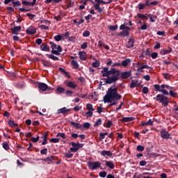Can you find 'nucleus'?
Listing matches in <instances>:
<instances>
[{
  "mask_svg": "<svg viewBox=\"0 0 178 178\" xmlns=\"http://www.w3.org/2000/svg\"><path fill=\"white\" fill-rule=\"evenodd\" d=\"M103 77H107L106 79V84H112L116 83L120 76V71L115 68H111L109 70L108 67H104L101 71Z\"/></svg>",
  "mask_w": 178,
  "mask_h": 178,
  "instance_id": "1",
  "label": "nucleus"
},
{
  "mask_svg": "<svg viewBox=\"0 0 178 178\" xmlns=\"http://www.w3.org/2000/svg\"><path fill=\"white\" fill-rule=\"evenodd\" d=\"M122 99V95L118 93V88H113L112 86L108 88L106 95L104 97V104H112L113 101H120Z\"/></svg>",
  "mask_w": 178,
  "mask_h": 178,
  "instance_id": "2",
  "label": "nucleus"
},
{
  "mask_svg": "<svg viewBox=\"0 0 178 178\" xmlns=\"http://www.w3.org/2000/svg\"><path fill=\"white\" fill-rule=\"evenodd\" d=\"M164 94H159L156 97H154V99L157 102H159L163 105V106H168L169 105V97L165 96Z\"/></svg>",
  "mask_w": 178,
  "mask_h": 178,
  "instance_id": "3",
  "label": "nucleus"
},
{
  "mask_svg": "<svg viewBox=\"0 0 178 178\" xmlns=\"http://www.w3.org/2000/svg\"><path fill=\"white\" fill-rule=\"evenodd\" d=\"M120 30H123V31L120 32L118 35H120L121 37H129V35H130V30H131V29L124 24H122L120 26Z\"/></svg>",
  "mask_w": 178,
  "mask_h": 178,
  "instance_id": "4",
  "label": "nucleus"
},
{
  "mask_svg": "<svg viewBox=\"0 0 178 178\" xmlns=\"http://www.w3.org/2000/svg\"><path fill=\"white\" fill-rule=\"evenodd\" d=\"M49 44L52 49L51 54H54V55H60V52H62V47H60V45L57 46L56 44L53 42H50Z\"/></svg>",
  "mask_w": 178,
  "mask_h": 178,
  "instance_id": "5",
  "label": "nucleus"
},
{
  "mask_svg": "<svg viewBox=\"0 0 178 178\" xmlns=\"http://www.w3.org/2000/svg\"><path fill=\"white\" fill-rule=\"evenodd\" d=\"M87 166L90 170H95L101 168V162L99 161H88Z\"/></svg>",
  "mask_w": 178,
  "mask_h": 178,
  "instance_id": "6",
  "label": "nucleus"
},
{
  "mask_svg": "<svg viewBox=\"0 0 178 178\" xmlns=\"http://www.w3.org/2000/svg\"><path fill=\"white\" fill-rule=\"evenodd\" d=\"M71 145L72 146V147H71L70 149V151L71 152H77V151H79V149H80L84 147V144L80 143L79 142H76V143L72 142Z\"/></svg>",
  "mask_w": 178,
  "mask_h": 178,
  "instance_id": "7",
  "label": "nucleus"
},
{
  "mask_svg": "<svg viewBox=\"0 0 178 178\" xmlns=\"http://www.w3.org/2000/svg\"><path fill=\"white\" fill-rule=\"evenodd\" d=\"M154 88L155 89V91H159V92H162V94H163L164 95H168L169 94V92L164 89L166 88V85L165 84H162L161 86L155 84L154 85Z\"/></svg>",
  "mask_w": 178,
  "mask_h": 178,
  "instance_id": "8",
  "label": "nucleus"
},
{
  "mask_svg": "<svg viewBox=\"0 0 178 178\" xmlns=\"http://www.w3.org/2000/svg\"><path fill=\"white\" fill-rule=\"evenodd\" d=\"M64 84L66 86V87H68V88H72V90H74L77 87V84L72 81H65Z\"/></svg>",
  "mask_w": 178,
  "mask_h": 178,
  "instance_id": "9",
  "label": "nucleus"
},
{
  "mask_svg": "<svg viewBox=\"0 0 178 178\" xmlns=\"http://www.w3.org/2000/svg\"><path fill=\"white\" fill-rule=\"evenodd\" d=\"M120 76L122 80H126V79H129L131 76V71L120 72Z\"/></svg>",
  "mask_w": 178,
  "mask_h": 178,
  "instance_id": "10",
  "label": "nucleus"
},
{
  "mask_svg": "<svg viewBox=\"0 0 178 178\" xmlns=\"http://www.w3.org/2000/svg\"><path fill=\"white\" fill-rule=\"evenodd\" d=\"M37 33V29L35 27L31 26L26 29V34L29 35H34Z\"/></svg>",
  "mask_w": 178,
  "mask_h": 178,
  "instance_id": "11",
  "label": "nucleus"
},
{
  "mask_svg": "<svg viewBox=\"0 0 178 178\" xmlns=\"http://www.w3.org/2000/svg\"><path fill=\"white\" fill-rule=\"evenodd\" d=\"M38 88L41 91H47V90H52V88H49L48 86L44 83H38Z\"/></svg>",
  "mask_w": 178,
  "mask_h": 178,
  "instance_id": "12",
  "label": "nucleus"
},
{
  "mask_svg": "<svg viewBox=\"0 0 178 178\" xmlns=\"http://www.w3.org/2000/svg\"><path fill=\"white\" fill-rule=\"evenodd\" d=\"M161 138H165V140H168V138H170V134L166 131V130L165 129H163L161 131Z\"/></svg>",
  "mask_w": 178,
  "mask_h": 178,
  "instance_id": "13",
  "label": "nucleus"
},
{
  "mask_svg": "<svg viewBox=\"0 0 178 178\" xmlns=\"http://www.w3.org/2000/svg\"><path fill=\"white\" fill-rule=\"evenodd\" d=\"M71 126H74V127L76 129V130H83V124L79 123V122H74L73 121L70 122Z\"/></svg>",
  "mask_w": 178,
  "mask_h": 178,
  "instance_id": "14",
  "label": "nucleus"
},
{
  "mask_svg": "<svg viewBox=\"0 0 178 178\" xmlns=\"http://www.w3.org/2000/svg\"><path fill=\"white\" fill-rule=\"evenodd\" d=\"M141 83H138V79H134L131 81V83L129 86L130 88H136V87H140Z\"/></svg>",
  "mask_w": 178,
  "mask_h": 178,
  "instance_id": "15",
  "label": "nucleus"
},
{
  "mask_svg": "<svg viewBox=\"0 0 178 178\" xmlns=\"http://www.w3.org/2000/svg\"><path fill=\"white\" fill-rule=\"evenodd\" d=\"M70 111H71L70 108H66V107H63L62 108H59L57 111V113H63V115H68Z\"/></svg>",
  "mask_w": 178,
  "mask_h": 178,
  "instance_id": "16",
  "label": "nucleus"
},
{
  "mask_svg": "<svg viewBox=\"0 0 178 178\" xmlns=\"http://www.w3.org/2000/svg\"><path fill=\"white\" fill-rule=\"evenodd\" d=\"M42 64L44 67H52V63L48 60H41Z\"/></svg>",
  "mask_w": 178,
  "mask_h": 178,
  "instance_id": "17",
  "label": "nucleus"
},
{
  "mask_svg": "<svg viewBox=\"0 0 178 178\" xmlns=\"http://www.w3.org/2000/svg\"><path fill=\"white\" fill-rule=\"evenodd\" d=\"M10 30L13 34L17 35L19 34V32L22 30V26H15L14 28H11Z\"/></svg>",
  "mask_w": 178,
  "mask_h": 178,
  "instance_id": "18",
  "label": "nucleus"
},
{
  "mask_svg": "<svg viewBox=\"0 0 178 178\" xmlns=\"http://www.w3.org/2000/svg\"><path fill=\"white\" fill-rule=\"evenodd\" d=\"M37 0H33V2L22 1V5H25V6H34Z\"/></svg>",
  "mask_w": 178,
  "mask_h": 178,
  "instance_id": "19",
  "label": "nucleus"
},
{
  "mask_svg": "<svg viewBox=\"0 0 178 178\" xmlns=\"http://www.w3.org/2000/svg\"><path fill=\"white\" fill-rule=\"evenodd\" d=\"M134 38H130L126 44L127 48H133L134 47Z\"/></svg>",
  "mask_w": 178,
  "mask_h": 178,
  "instance_id": "20",
  "label": "nucleus"
},
{
  "mask_svg": "<svg viewBox=\"0 0 178 178\" xmlns=\"http://www.w3.org/2000/svg\"><path fill=\"white\" fill-rule=\"evenodd\" d=\"M134 117H125L120 120L122 123H127L128 122H133Z\"/></svg>",
  "mask_w": 178,
  "mask_h": 178,
  "instance_id": "21",
  "label": "nucleus"
},
{
  "mask_svg": "<svg viewBox=\"0 0 178 178\" xmlns=\"http://www.w3.org/2000/svg\"><path fill=\"white\" fill-rule=\"evenodd\" d=\"M79 58L81 60H87V53L86 51H79Z\"/></svg>",
  "mask_w": 178,
  "mask_h": 178,
  "instance_id": "22",
  "label": "nucleus"
},
{
  "mask_svg": "<svg viewBox=\"0 0 178 178\" xmlns=\"http://www.w3.org/2000/svg\"><path fill=\"white\" fill-rule=\"evenodd\" d=\"M130 63H131V60H130L129 58H127L122 61L121 66L126 67L129 66V65H130Z\"/></svg>",
  "mask_w": 178,
  "mask_h": 178,
  "instance_id": "23",
  "label": "nucleus"
},
{
  "mask_svg": "<svg viewBox=\"0 0 178 178\" xmlns=\"http://www.w3.org/2000/svg\"><path fill=\"white\" fill-rule=\"evenodd\" d=\"M113 154L112 152L111 151H107V150H103L101 152V156H112Z\"/></svg>",
  "mask_w": 178,
  "mask_h": 178,
  "instance_id": "24",
  "label": "nucleus"
},
{
  "mask_svg": "<svg viewBox=\"0 0 178 178\" xmlns=\"http://www.w3.org/2000/svg\"><path fill=\"white\" fill-rule=\"evenodd\" d=\"M41 51H45L46 52H49V46L45 43H42L40 45Z\"/></svg>",
  "mask_w": 178,
  "mask_h": 178,
  "instance_id": "25",
  "label": "nucleus"
},
{
  "mask_svg": "<svg viewBox=\"0 0 178 178\" xmlns=\"http://www.w3.org/2000/svg\"><path fill=\"white\" fill-rule=\"evenodd\" d=\"M173 49L172 47H168V49H162L160 51L161 55H167V54H170Z\"/></svg>",
  "mask_w": 178,
  "mask_h": 178,
  "instance_id": "26",
  "label": "nucleus"
},
{
  "mask_svg": "<svg viewBox=\"0 0 178 178\" xmlns=\"http://www.w3.org/2000/svg\"><path fill=\"white\" fill-rule=\"evenodd\" d=\"M141 124L143 127L145 126H154V121L152 120H149L147 122L141 121Z\"/></svg>",
  "mask_w": 178,
  "mask_h": 178,
  "instance_id": "27",
  "label": "nucleus"
},
{
  "mask_svg": "<svg viewBox=\"0 0 178 178\" xmlns=\"http://www.w3.org/2000/svg\"><path fill=\"white\" fill-rule=\"evenodd\" d=\"M144 69H149V66L142 64L139 67H138L137 71L140 72V73H144Z\"/></svg>",
  "mask_w": 178,
  "mask_h": 178,
  "instance_id": "28",
  "label": "nucleus"
},
{
  "mask_svg": "<svg viewBox=\"0 0 178 178\" xmlns=\"http://www.w3.org/2000/svg\"><path fill=\"white\" fill-rule=\"evenodd\" d=\"M106 163V166H107V168H109L110 169H115V164L113 163V162L111 161H106L105 162Z\"/></svg>",
  "mask_w": 178,
  "mask_h": 178,
  "instance_id": "29",
  "label": "nucleus"
},
{
  "mask_svg": "<svg viewBox=\"0 0 178 178\" xmlns=\"http://www.w3.org/2000/svg\"><path fill=\"white\" fill-rule=\"evenodd\" d=\"M71 66H72L74 69H79V63H77V61L75 60H71Z\"/></svg>",
  "mask_w": 178,
  "mask_h": 178,
  "instance_id": "30",
  "label": "nucleus"
},
{
  "mask_svg": "<svg viewBox=\"0 0 178 178\" xmlns=\"http://www.w3.org/2000/svg\"><path fill=\"white\" fill-rule=\"evenodd\" d=\"M8 124L10 127H15H15H19V125L17 123H15L14 120H8Z\"/></svg>",
  "mask_w": 178,
  "mask_h": 178,
  "instance_id": "31",
  "label": "nucleus"
},
{
  "mask_svg": "<svg viewBox=\"0 0 178 178\" xmlns=\"http://www.w3.org/2000/svg\"><path fill=\"white\" fill-rule=\"evenodd\" d=\"M86 109H87V111H92V112H94L95 111V109L92 106V104H86Z\"/></svg>",
  "mask_w": 178,
  "mask_h": 178,
  "instance_id": "32",
  "label": "nucleus"
},
{
  "mask_svg": "<svg viewBox=\"0 0 178 178\" xmlns=\"http://www.w3.org/2000/svg\"><path fill=\"white\" fill-rule=\"evenodd\" d=\"M147 16H148V14H145V15H143L141 13L137 14V17H138V19H142V20H144V19L147 20V19H148Z\"/></svg>",
  "mask_w": 178,
  "mask_h": 178,
  "instance_id": "33",
  "label": "nucleus"
},
{
  "mask_svg": "<svg viewBox=\"0 0 178 178\" xmlns=\"http://www.w3.org/2000/svg\"><path fill=\"white\" fill-rule=\"evenodd\" d=\"M99 6H100L99 3H96L94 5V8L95 10H97L99 13H101L102 12V8Z\"/></svg>",
  "mask_w": 178,
  "mask_h": 178,
  "instance_id": "34",
  "label": "nucleus"
},
{
  "mask_svg": "<svg viewBox=\"0 0 178 178\" xmlns=\"http://www.w3.org/2000/svg\"><path fill=\"white\" fill-rule=\"evenodd\" d=\"M148 16L150 19V22H152V23H155V20H156V19H157L156 15H153L149 14Z\"/></svg>",
  "mask_w": 178,
  "mask_h": 178,
  "instance_id": "35",
  "label": "nucleus"
},
{
  "mask_svg": "<svg viewBox=\"0 0 178 178\" xmlns=\"http://www.w3.org/2000/svg\"><path fill=\"white\" fill-rule=\"evenodd\" d=\"M47 58H49V59H52L53 60H59V58L52 54H47Z\"/></svg>",
  "mask_w": 178,
  "mask_h": 178,
  "instance_id": "36",
  "label": "nucleus"
},
{
  "mask_svg": "<svg viewBox=\"0 0 178 178\" xmlns=\"http://www.w3.org/2000/svg\"><path fill=\"white\" fill-rule=\"evenodd\" d=\"M3 148L6 149V151H9L10 149V147H9V144L8 143L5 142L2 143Z\"/></svg>",
  "mask_w": 178,
  "mask_h": 178,
  "instance_id": "37",
  "label": "nucleus"
},
{
  "mask_svg": "<svg viewBox=\"0 0 178 178\" xmlns=\"http://www.w3.org/2000/svg\"><path fill=\"white\" fill-rule=\"evenodd\" d=\"M105 136H108V132H105V133H100L99 134V140L102 141V140H104V138H105Z\"/></svg>",
  "mask_w": 178,
  "mask_h": 178,
  "instance_id": "38",
  "label": "nucleus"
},
{
  "mask_svg": "<svg viewBox=\"0 0 178 178\" xmlns=\"http://www.w3.org/2000/svg\"><path fill=\"white\" fill-rule=\"evenodd\" d=\"M55 159V156H51L44 159V162H52Z\"/></svg>",
  "mask_w": 178,
  "mask_h": 178,
  "instance_id": "39",
  "label": "nucleus"
},
{
  "mask_svg": "<svg viewBox=\"0 0 178 178\" xmlns=\"http://www.w3.org/2000/svg\"><path fill=\"white\" fill-rule=\"evenodd\" d=\"M54 40L55 41H62V40H63V37L62 36V35H57L56 36H54Z\"/></svg>",
  "mask_w": 178,
  "mask_h": 178,
  "instance_id": "40",
  "label": "nucleus"
},
{
  "mask_svg": "<svg viewBox=\"0 0 178 178\" xmlns=\"http://www.w3.org/2000/svg\"><path fill=\"white\" fill-rule=\"evenodd\" d=\"M12 2L14 8H16V6H22V3H20L19 1H13Z\"/></svg>",
  "mask_w": 178,
  "mask_h": 178,
  "instance_id": "41",
  "label": "nucleus"
},
{
  "mask_svg": "<svg viewBox=\"0 0 178 178\" xmlns=\"http://www.w3.org/2000/svg\"><path fill=\"white\" fill-rule=\"evenodd\" d=\"M118 25H115V26H109L108 29L109 30H111V31H116V30L118 29Z\"/></svg>",
  "mask_w": 178,
  "mask_h": 178,
  "instance_id": "42",
  "label": "nucleus"
},
{
  "mask_svg": "<svg viewBox=\"0 0 178 178\" xmlns=\"http://www.w3.org/2000/svg\"><path fill=\"white\" fill-rule=\"evenodd\" d=\"M102 123V120L101 118H99L97 122L95 123L94 127H98V126L101 125Z\"/></svg>",
  "mask_w": 178,
  "mask_h": 178,
  "instance_id": "43",
  "label": "nucleus"
},
{
  "mask_svg": "<svg viewBox=\"0 0 178 178\" xmlns=\"http://www.w3.org/2000/svg\"><path fill=\"white\" fill-rule=\"evenodd\" d=\"M91 124L89 122H85L83 125H82V129H90Z\"/></svg>",
  "mask_w": 178,
  "mask_h": 178,
  "instance_id": "44",
  "label": "nucleus"
},
{
  "mask_svg": "<svg viewBox=\"0 0 178 178\" xmlns=\"http://www.w3.org/2000/svg\"><path fill=\"white\" fill-rule=\"evenodd\" d=\"M56 91H58V92L60 94H63V92H65V88L58 87Z\"/></svg>",
  "mask_w": 178,
  "mask_h": 178,
  "instance_id": "45",
  "label": "nucleus"
},
{
  "mask_svg": "<svg viewBox=\"0 0 178 178\" xmlns=\"http://www.w3.org/2000/svg\"><path fill=\"white\" fill-rule=\"evenodd\" d=\"M99 65H100L99 61H98L97 60H95V63H92V67H99Z\"/></svg>",
  "mask_w": 178,
  "mask_h": 178,
  "instance_id": "46",
  "label": "nucleus"
},
{
  "mask_svg": "<svg viewBox=\"0 0 178 178\" xmlns=\"http://www.w3.org/2000/svg\"><path fill=\"white\" fill-rule=\"evenodd\" d=\"M56 137H61V138L65 139L66 134L65 133H58Z\"/></svg>",
  "mask_w": 178,
  "mask_h": 178,
  "instance_id": "47",
  "label": "nucleus"
},
{
  "mask_svg": "<svg viewBox=\"0 0 178 178\" xmlns=\"http://www.w3.org/2000/svg\"><path fill=\"white\" fill-rule=\"evenodd\" d=\"M137 151H139V152H143V151H144V149H145V147H144V146H141V145H138L136 147Z\"/></svg>",
  "mask_w": 178,
  "mask_h": 178,
  "instance_id": "48",
  "label": "nucleus"
},
{
  "mask_svg": "<svg viewBox=\"0 0 178 178\" xmlns=\"http://www.w3.org/2000/svg\"><path fill=\"white\" fill-rule=\"evenodd\" d=\"M39 140H40V136H37L36 138H34V137L31 138V141H32V143H38V141Z\"/></svg>",
  "mask_w": 178,
  "mask_h": 178,
  "instance_id": "49",
  "label": "nucleus"
},
{
  "mask_svg": "<svg viewBox=\"0 0 178 178\" xmlns=\"http://www.w3.org/2000/svg\"><path fill=\"white\" fill-rule=\"evenodd\" d=\"M85 114L86 118H92V115H94V113H92V111H87Z\"/></svg>",
  "mask_w": 178,
  "mask_h": 178,
  "instance_id": "50",
  "label": "nucleus"
},
{
  "mask_svg": "<svg viewBox=\"0 0 178 178\" xmlns=\"http://www.w3.org/2000/svg\"><path fill=\"white\" fill-rule=\"evenodd\" d=\"M113 124V123L112 122V121H108L106 123V126L105 127H106L107 129H109L111 127H112V125Z\"/></svg>",
  "mask_w": 178,
  "mask_h": 178,
  "instance_id": "51",
  "label": "nucleus"
},
{
  "mask_svg": "<svg viewBox=\"0 0 178 178\" xmlns=\"http://www.w3.org/2000/svg\"><path fill=\"white\" fill-rule=\"evenodd\" d=\"M88 47V43L87 42H83L81 45V49H87Z\"/></svg>",
  "mask_w": 178,
  "mask_h": 178,
  "instance_id": "52",
  "label": "nucleus"
},
{
  "mask_svg": "<svg viewBox=\"0 0 178 178\" xmlns=\"http://www.w3.org/2000/svg\"><path fill=\"white\" fill-rule=\"evenodd\" d=\"M40 154L41 155H47V154H48V149L45 148V149H41Z\"/></svg>",
  "mask_w": 178,
  "mask_h": 178,
  "instance_id": "53",
  "label": "nucleus"
},
{
  "mask_svg": "<svg viewBox=\"0 0 178 178\" xmlns=\"http://www.w3.org/2000/svg\"><path fill=\"white\" fill-rule=\"evenodd\" d=\"M39 28L40 30H49V26L45 25H40Z\"/></svg>",
  "mask_w": 178,
  "mask_h": 178,
  "instance_id": "54",
  "label": "nucleus"
},
{
  "mask_svg": "<svg viewBox=\"0 0 178 178\" xmlns=\"http://www.w3.org/2000/svg\"><path fill=\"white\" fill-rule=\"evenodd\" d=\"M170 95L173 98H176L177 97V93L175 92L174 91L170 90Z\"/></svg>",
  "mask_w": 178,
  "mask_h": 178,
  "instance_id": "55",
  "label": "nucleus"
},
{
  "mask_svg": "<svg viewBox=\"0 0 178 178\" xmlns=\"http://www.w3.org/2000/svg\"><path fill=\"white\" fill-rule=\"evenodd\" d=\"M107 172L106 171L100 172L99 175L100 177H106Z\"/></svg>",
  "mask_w": 178,
  "mask_h": 178,
  "instance_id": "56",
  "label": "nucleus"
},
{
  "mask_svg": "<svg viewBox=\"0 0 178 178\" xmlns=\"http://www.w3.org/2000/svg\"><path fill=\"white\" fill-rule=\"evenodd\" d=\"M76 138H79V134H71V140H76Z\"/></svg>",
  "mask_w": 178,
  "mask_h": 178,
  "instance_id": "57",
  "label": "nucleus"
},
{
  "mask_svg": "<svg viewBox=\"0 0 178 178\" xmlns=\"http://www.w3.org/2000/svg\"><path fill=\"white\" fill-rule=\"evenodd\" d=\"M163 77L165 79V80H169L170 79V75L168 73L163 74Z\"/></svg>",
  "mask_w": 178,
  "mask_h": 178,
  "instance_id": "58",
  "label": "nucleus"
},
{
  "mask_svg": "<svg viewBox=\"0 0 178 178\" xmlns=\"http://www.w3.org/2000/svg\"><path fill=\"white\" fill-rule=\"evenodd\" d=\"M50 143H54V144H56V143H59V138H52L51 139H50Z\"/></svg>",
  "mask_w": 178,
  "mask_h": 178,
  "instance_id": "59",
  "label": "nucleus"
},
{
  "mask_svg": "<svg viewBox=\"0 0 178 178\" xmlns=\"http://www.w3.org/2000/svg\"><path fill=\"white\" fill-rule=\"evenodd\" d=\"M144 8H145V4L140 3L138 4V9L139 10H143V9H144Z\"/></svg>",
  "mask_w": 178,
  "mask_h": 178,
  "instance_id": "60",
  "label": "nucleus"
},
{
  "mask_svg": "<svg viewBox=\"0 0 178 178\" xmlns=\"http://www.w3.org/2000/svg\"><path fill=\"white\" fill-rule=\"evenodd\" d=\"M104 108H102V104H99V106L97 107V113H102V110Z\"/></svg>",
  "mask_w": 178,
  "mask_h": 178,
  "instance_id": "61",
  "label": "nucleus"
},
{
  "mask_svg": "<svg viewBox=\"0 0 178 178\" xmlns=\"http://www.w3.org/2000/svg\"><path fill=\"white\" fill-rule=\"evenodd\" d=\"M83 37H90V31H85L83 33Z\"/></svg>",
  "mask_w": 178,
  "mask_h": 178,
  "instance_id": "62",
  "label": "nucleus"
},
{
  "mask_svg": "<svg viewBox=\"0 0 178 178\" xmlns=\"http://www.w3.org/2000/svg\"><path fill=\"white\" fill-rule=\"evenodd\" d=\"M142 91H143V94H148L149 90L148 89L147 87H144V88H143V90H142Z\"/></svg>",
  "mask_w": 178,
  "mask_h": 178,
  "instance_id": "63",
  "label": "nucleus"
},
{
  "mask_svg": "<svg viewBox=\"0 0 178 178\" xmlns=\"http://www.w3.org/2000/svg\"><path fill=\"white\" fill-rule=\"evenodd\" d=\"M151 57L152 59H156L158 58V53L154 52L152 54Z\"/></svg>",
  "mask_w": 178,
  "mask_h": 178,
  "instance_id": "64",
  "label": "nucleus"
}]
</instances>
